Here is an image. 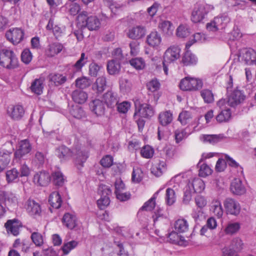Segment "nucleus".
Masks as SVG:
<instances>
[{
    "label": "nucleus",
    "mask_w": 256,
    "mask_h": 256,
    "mask_svg": "<svg viewBox=\"0 0 256 256\" xmlns=\"http://www.w3.org/2000/svg\"><path fill=\"white\" fill-rule=\"evenodd\" d=\"M56 154L62 160L74 158L75 164L79 170L83 166L84 163L88 157V152L84 148H76L71 150L64 146L56 148Z\"/></svg>",
    "instance_id": "nucleus-1"
},
{
    "label": "nucleus",
    "mask_w": 256,
    "mask_h": 256,
    "mask_svg": "<svg viewBox=\"0 0 256 256\" xmlns=\"http://www.w3.org/2000/svg\"><path fill=\"white\" fill-rule=\"evenodd\" d=\"M229 78V82L227 88L228 91L227 98L224 99L228 106L232 108H236L244 102L246 100V96L242 90L238 88L234 89L230 92H228V89L232 86V76H230Z\"/></svg>",
    "instance_id": "nucleus-2"
},
{
    "label": "nucleus",
    "mask_w": 256,
    "mask_h": 256,
    "mask_svg": "<svg viewBox=\"0 0 256 256\" xmlns=\"http://www.w3.org/2000/svg\"><path fill=\"white\" fill-rule=\"evenodd\" d=\"M77 26L81 28L86 27L90 30H94L100 28V22L96 16H88L86 12H82L77 17Z\"/></svg>",
    "instance_id": "nucleus-3"
},
{
    "label": "nucleus",
    "mask_w": 256,
    "mask_h": 256,
    "mask_svg": "<svg viewBox=\"0 0 256 256\" xmlns=\"http://www.w3.org/2000/svg\"><path fill=\"white\" fill-rule=\"evenodd\" d=\"M203 86L202 80L187 76L182 79L179 84L180 88L184 91H196L200 90Z\"/></svg>",
    "instance_id": "nucleus-4"
},
{
    "label": "nucleus",
    "mask_w": 256,
    "mask_h": 256,
    "mask_svg": "<svg viewBox=\"0 0 256 256\" xmlns=\"http://www.w3.org/2000/svg\"><path fill=\"white\" fill-rule=\"evenodd\" d=\"M213 8L214 7L212 6L207 4H196L192 12V20L194 23L200 22L209 10Z\"/></svg>",
    "instance_id": "nucleus-5"
},
{
    "label": "nucleus",
    "mask_w": 256,
    "mask_h": 256,
    "mask_svg": "<svg viewBox=\"0 0 256 256\" xmlns=\"http://www.w3.org/2000/svg\"><path fill=\"white\" fill-rule=\"evenodd\" d=\"M0 52L6 57L4 60H2L0 58V66L8 69H14L18 66V58L12 50L7 48H2Z\"/></svg>",
    "instance_id": "nucleus-6"
},
{
    "label": "nucleus",
    "mask_w": 256,
    "mask_h": 256,
    "mask_svg": "<svg viewBox=\"0 0 256 256\" xmlns=\"http://www.w3.org/2000/svg\"><path fill=\"white\" fill-rule=\"evenodd\" d=\"M98 192L100 195V198L97 200V204L100 209L102 210L110 203L109 196L112 194V190L108 186L101 184L99 186Z\"/></svg>",
    "instance_id": "nucleus-7"
},
{
    "label": "nucleus",
    "mask_w": 256,
    "mask_h": 256,
    "mask_svg": "<svg viewBox=\"0 0 256 256\" xmlns=\"http://www.w3.org/2000/svg\"><path fill=\"white\" fill-rule=\"evenodd\" d=\"M217 106L220 111L216 116V120L218 122H228L232 116V112L230 108L226 104L224 99H220L217 102Z\"/></svg>",
    "instance_id": "nucleus-8"
},
{
    "label": "nucleus",
    "mask_w": 256,
    "mask_h": 256,
    "mask_svg": "<svg viewBox=\"0 0 256 256\" xmlns=\"http://www.w3.org/2000/svg\"><path fill=\"white\" fill-rule=\"evenodd\" d=\"M114 188V194L118 200L124 202L130 198V194L126 190L125 184L120 179L116 180Z\"/></svg>",
    "instance_id": "nucleus-9"
},
{
    "label": "nucleus",
    "mask_w": 256,
    "mask_h": 256,
    "mask_svg": "<svg viewBox=\"0 0 256 256\" xmlns=\"http://www.w3.org/2000/svg\"><path fill=\"white\" fill-rule=\"evenodd\" d=\"M224 206L228 214L238 216L240 211V206L238 202L232 198H226L224 202Z\"/></svg>",
    "instance_id": "nucleus-10"
},
{
    "label": "nucleus",
    "mask_w": 256,
    "mask_h": 256,
    "mask_svg": "<svg viewBox=\"0 0 256 256\" xmlns=\"http://www.w3.org/2000/svg\"><path fill=\"white\" fill-rule=\"evenodd\" d=\"M136 112L134 116H138L142 118H148L153 116L154 112L152 106L147 104H140L135 102Z\"/></svg>",
    "instance_id": "nucleus-11"
},
{
    "label": "nucleus",
    "mask_w": 256,
    "mask_h": 256,
    "mask_svg": "<svg viewBox=\"0 0 256 256\" xmlns=\"http://www.w3.org/2000/svg\"><path fill=\"white\" fill-rule=\"evenodd\" d=\"M24 35V32L19 28H10L6 33L7 39L14 44H19L22 40Z\"/></svg>",
    "instance_id": "nucleus-12"
},
{
    "label": "nucleus",
    "mask_w": 256,
    "mask_h": 256,
    "mask_svg": "<svg viewBox=\"0 0 256 256\" xmlns=\"http://www.w3.org/2000/svg\"><path fill=\"white\" fill-rule=\"evenodd\" d=\"M101 100L108 108H113L118 102V97L116 92L108 90L101 97Z\"/></svg>",
    "instance_id": "nucleus-13"
},
{
    "label": "nucleus",
    "mask_w": 256,
    "mask_h": 256,
    "mask_svg": "<svg viewBox=\"0 0 256 256\" xmlns=\"http://www.w3.org/2000/svg\"><path fill=\"white\" fill-rule=\"evenodd\" d=\"M180 49L178 46H171L164 52V60L168 63H171L180 57Z\"/></svg>",
    "instance_id": "nucleus-14"
},
{
    "label": "nucleus",
    "mask_w": 256,
    "mask_h": 256,
    "mask_svg": "<svg viewBox=\"0 0 256 256\" xmlns=\"http://www.w3.org/2000/svg\"><path fill=\"white\" fill-rule=\"evenodd\" d=\"M162 42L160 34L156 31H152L146 36V42L150 47L155 49L160 48Z\"/></svg>",
    "instance_id": "nucleus-15"
},
{
    "label": "nucleus",
    "mask_w": 256,
    "mask_h": 256,
    "mask_svg": "<svg viewBox=\"0 0 256 256\" xmlns=\"http://www.w3.org/2000/svg\"><path fill=\"white\" fill-rule=\"evenodd\" d=\"M239 60L246 64H252L256 62V52L252 49L244 50L240 53Z\"/></svg>",
    "instance_id": "nucleus-16"
},
{
    "label": "nucleus",
    "mask_w": 256,
    "mask_h": 256,
    "mask_svg": "<svg viewBox=\"0 0 256 256\" xmlns=\"http://www.w3.org/2000/svg\"><path fill=\"white\" fill-rule=\"evenodd\" d=\"M31 150V146L29 142L24 140L20 142L18 148L14 153V156L16 158L20 159L26 154H28Z\"/></svg>",
    "instance_id": "nucleus-17"
},
{
    "label": "nucleus",
    "mask_w": 256,
    "mask_h": 256,
    "mask_svg": "<svg viewBox=\"0 0 256 256\" xmlns=\"http://www.w3.org/2000/svg\"><path fill=\"white\" fill-rule=\"evenodd\" d=\"M7 112L8 115L14 120L21 119L24 114L23 107L18 104L8 107Z\"/></svg>",
    "instance_id": "nucleus-18"
},
{
    "label": "nucleus",
    "mask_w": 256,
    "mask_h": 256,
    "mask_svg": "<svg viewBox=\"0 0 256 256\" xmlns=\"http://www.w3.org/2000/svg\"><path fill=\"white\" fill-rule=\"evenodd\" d=\"M146 34V29L142 26H136L129 29L127 35L130 38L138 40L144 37Z\"/></svg>",
    "instance_id": "nucleus-19"
},
{
    "label": "nucleus",
    "mask_w": 256,
    "mask_h": 256,
    "mask_svg": "<svg viewBox=\"0 0 256 256\" xmlns=\"http://www.w3.org/2000/svg\"><path fill=\"white\" fill-rule=\"evenodd\" d=\"M186 186L194 192H201L205 188L204 181L198 178H194L191 181H189Z\"/></svg>",
    "instance_id": "nucleus-20"
},
{
    "label": "nucleus",
    "mask_w": 256,
    "mask_h": 256,
    "mask_svg": "<svg viewBox=\"0 0 256 256\" xmlns=\"http://www.w3.org/2000/svg\"><path fill=\"white\" fill-rule=\"evenodd\" d=\"M33 180L40 186H46L50 182V175L46 172H40L34 174Z\"/></svg>",
    "instance_id": "nucleus-21"
},
{
    "label": "nucleus",
    "mask_w": 256,
    "mask_h": 256,
    "mask_svg": "<svg viewBox=\"0 0 256 256\" xmlns=\"http://www.w3.org/2000/svg\"><path fill=\"white\" fill-rule=\"evenodd\" d=\"M4 226L8 233L10 232L14 236H17L19 234L21 222L16 219L10 220L7 221Z\"/></svg>",
    "instance_id": "nucleus-22"
},
{
    "label": "nucleus",
    "mask_w": 256,
    "mask_h": 256,
    "mask_svg": "<svg viewBox=\"0 0 256 256\" xmlns=\"http://www.w3.org/2000/svg\"><path fill=\"white\" fill-rule=\"evenodd\" d=\"M230 190L234 194L242 195L246 192V190L242 180L240 178H236L231 183Z\"/></svg>",
    "instance_id": "nucleus-23"
},
{
    "label": "nucleus",
    "mask_w": 256,
    "mask_h": 256,
    "mask_svg": "<svg viewBox=\"0 0 256 256\" xmlns=\"http://www.w3.org/2000/svg\"><path fill=\"white\" fill-rule=\"evenodd\" d=\"M158 28L166 37H169L173 35L174 27L170 21H162L158 24Z\"/></svg>",
    "instance_id": "nucleus-24"
},
{
    "label": "nucleus",
    "mask_w": 256,
    "mask_h": 256,
    "mask_svg": "<svg viewBox=\"0 0 256 256\" xmlns=\"http://www.w3.org/2000/svg\"><path fill=\"white\" fill-rule=\"evenodd\" d=\"M199 138L203 143L214 144L222 140L224 136L222 134H202Z\"/></svg>",
    "instance_id": "nucleus-25"
},
{
    "label": "nucleus",
    "mask_w": 256,
    "mask_h": 256,
    "mask_svg": "<svg viewBox=\"0 0 256 256\" xmlns=\"http://www.w3.org/2000/svg\"><path fill=\"white\" fill-rule=\"evenodd\" d=\"M90 107L97 116H100L104 114L106 108L104 103L101 99L98 98L94 100L90 104Z\"/></svg>",
    "instance_id": "nucleus-26"
},
{
    "label": "nucleus",
    "mask_w": 256,
    "mask_h": 256,
    "mask_svg": "<svg viewBox=\"0 0 256 256\" xmlns=\"http://www.w3.org/2000/svg\"><path fill=\"white\" fill-rule=\"evenodd\" d=\"M62 222L63 224L70 229L74 228L78 224L76 216L70 213H66L64 216Z\"/></svg>",
    "instance_id": "nucleus-27"
},
{
    "label": "nucleus",
    "mask_w": 256,
    "mask_h": 256,
    "mask_svg": "<svg viewBox=\"0 0 256 256\" xmlns=\"http://www.w3.org/2000/svg\"><path fill=\"white\" fill-rule=\"evenodd\" d=\"M26 208L28 212L32 216L39 214L41 212L40 204L32 200L26 202Z\"/></svg>",
    "instance_id": "nucleus-28"
},
{
    "label": "nucleus",
    "mask_w": 256,
    "mask_h": 256,
    "mask_svg": "<svg viewBox=\"0 0 256 256\" xmlns=\"http://www.w3.org/2000/svg\"><path fill=\"white\" fill-rule=\"evenodd\" d=\"M11 152L6 150H0V172L9 164Z\"/></svg>",
    "instance_id": "nucleus-29"
},
{
    "label": "nucleus",
    "mask_w": 256,
    "mask_h": 256,
    "mask_svg": "<svg viewBox=\"0 0 256 256\" xmlns=\"http://www.w3.org/2000/svg\"><path fill=\"white\" fill-rule=\"evenodd\" d=\"M106 78L100 76L96 80L92 86V90L97 94L102 93L106 89Z\"/></svg>",
    "instance_id": "nucleus-30"
},
{
    "label": "nucleus",
    "mask_w": 256,
    "mask_h": 256,
    "mask_svg": "<svg viewBox=\"0 0 256 256\" xmlns=\"http://www.w3.org/2000/svg\"><path fill=\"white\" fill-rule=\"evenodd\" d=\"M73 100L80 104H84L88 98L87 94L80 90H76L72 94Z\"/></svg>",
    "instance_id": "nucleus-31"
},
{
    "label": "nucleus",
    "mask_w": 256,
    "mask_h": 256,
    "mask_svg": "<svg viewBox=\"0 0 256 256\" xmlns=\"http://www.w3.org/2000/svg\"><path fill=\"white\" fill-rule=\"evenodd\" d=\"M162 189L159 190L156 192L153 196L147 202H146L144 205L141 207L140 209L139 212L141 210L144 211H151L156 206V200Z\"/></svg>",
    "instance_id": "nucleus-32"
},
{
    "label": "nucleus",
    "mask_w": 256,
    "mask_h": 256,
    "mask_svg": "<svg viewBox=\"0 0 256 256\" xmlns=\"http://www.w3.org/2000/svg\"><path fill=\"white\" fill-rule=\"evenodd\" d=\"M214 24H216L218 30H222L225 28L227 24L230 22V18L227 15L223 14L214 18Z\"/></svg>",
    "instance_id": "nucleus-33"
},
{
    "label": "nucleus",
    "mask_w": 256,
    "mask_h": 256,
    "mask_svg": "<svg viewBox=\"0 0 256 256\" xmlns=\"http://www.w3.org/2000/svg\"><path fill=\"white\" fill-rule=\"evenodd\" d=\"M172 119V114L170 110L162 112L159 114V122L162 126H166L170 124Z\"/></svg>",
    "instance_id": "nucleus-34"
},
{
    "label": "nucleus",
    "mask_w": 256,
    "mask_h": 256,
    "mask_svg": "<svg viewBox=\"0 0 256 256\" xmlns=\"http://www.w3.org/2000/svg\"><path fill=\"white\" fill-rule=\"evenodd\" d=\"M63 48V46L58 42L50 44L46 50V53L48 56H54L60 53Z\"/></svg>",
    "instance_id": "nucleus-35"
},
{
    "label": "nucleus",
    "mask_w": 256,
    "mask_h": 256,
    "mask_svg": "<svg viewBox=\"0 0 256 256\" xmlns=\"http://www.w3.org/2000/svg\"><path fill=\"white\" fill-rule=\"evenodd\" d=\"M48 201L50 206L56 209L60 207L62 202L61 196L56 192H54L50 194Z\"/></svg>",
    "instance_id": "nucleus-36"
},
{
    "label": "nucleus",
    "mask_w": 256,
    "mask_h": 256,
    "mask_svg": "<svg viewBox=\"0 0 256 256\" xmlns=\"http://www.w3.org/2000/svg\"><path fill=\"white\" fill-rule=\"evenodd\" d=\"M49 80L56 86L64 84L67 80L66 76L60 74H51L49 76Z\"/></svg>",
    "instance_id": "nucleus-37"
},
{
    "label": "nucleus",
    "mask_w": 256,
    "mask_h": 256,
    "mask_svg": "<svg viewBox=\"0 0 256 256\" xmlns=\"http://www.w3.org/2000/svg\"><path fill=\"white\" fill-rule=\"evenodd\" d=\"M182 62L185 66H194L196 64L198 59L195 55L187 51L182 57Z\"/></svg>",
    "instance_id": "nucleus-38"
},
{
    "label": "nucleus",
    "mask_w": 256,
    "mask_h": 256,
    "mask_svg": "<svg viewBox=\"0 0 256 256\" xmlns=\"http://www.w3.org/2000/svg\"><path fill=\"white\" fill-rule=\"evenodd\" d=\"M174 230L179 233H183L187 232L188 229V224L184 219H178L174 224Z\"/></svg>",
    "instance_id": "nucleus-39"
},
{
    "label": "nucleus",
    "mask_w": 256,
    "mask_h": 256,
    "mask_svg": "<svg viewBox=\"0 0 256 256\" xmlns=\"http://www.w3.org/2000/svg\"><path fill=\"white\" fill-rule=\"evenodd\" d=\"M120 69V62L115 60L109 61L107 64V70L110 74H118Z\"/></svg>",
    "instance_id": "nucleus-40"
},
{
    "label": "nucleus",
    "mask_w": 256,
    "mask_h": 256,
    "mask_svg": "<svg viewBox=\"0 0 256 256\" xmlns=\"http://www.w3.org/2000/svg\"><path fill=\"white\" fill-rule=\"evenodd\" d=\"M210 210L218 218H222L224 214L221 203L218 200L212 202L211 205Z\"/></svg>",
    "instance_id": "nucleus-41"
},
{
    "label": "nucleus",
    "mask_w": 256,
    "mask_h": 256,
    "mask_svg": "<svg viewBox=\"0 0 256 256\" xmlns=\"http://www.w3.org/2000/svg\"><path fill=\"white\" fill-rule=\"evenodd\" d=\"M70 112L72 116L78 119L84 118L86 116L84 111L78 106H73Z\"/></svg>",
    "instance_id": "nucleus-42"
},
{
    "label": "nucleus",
    "mask_w": 256,
    "mask_h": 256,
    "mask_svg": "<svg viewBox=\"0 0 256 256\" xmlns=\"http://www.w3.org/2000/svg\"><path fill=\"white\" fill-rule=\"evenodd\" d=\"M176 200V195L174 190L171 188H168L165 195L166 203L168 206L172 205Z\"/></svg>",
    "instance_id": "nucleus-43"
},
{
    "label": "nucleus",
    "mask_w": 256,
    "mask_h": 256,
    "mask_svg": "<svg viewBox=\"0 0 256 256\" xmlns=\"http://www.w3.org/2000/svg\"><path fill=\"white\" fill-rule=\"evenodd\" d=\"M132 88V82L126 78H121L120 80V88L122 92L128 93L130 92Z\"/></svg>",
    "instance_id": "nucleus-44"
},
{
    "label": "nucleus",
    "mask_w": 256,
    "mask_h": 256,
    "mask_svg": "<svg viewBox=\"0 0 256 256\" xmlns=\"http://www.w3.org/2000/svg\"><path fill=\"white\" fill-rule=\"evenodd\" d=\"M201 160H200L198 164V166L199 167V176L202 177H206L211 174L212 170L210 166L204 163L201 164Z\"/></svg>",
    "instance_id": "nucleus-45"
},
{
    "label": "nucleus",
    "mask_w": 256,
    "mask_h": 256,
    "mask_svg": "<svg viewBox=\"0 0 256 256\" xmlns=\"http://www.w3.org/2000/svg\"><path fill=\"white\" fill-rule=\"evenodd\" d=\"M32 91L38 94H40L42 92L43 80L41 79H36L32 83L30 86Z\"/></svg>",
    "instance_id": "nucleus-46"
},
{
    "label": "nucleus",
    "mask_w": 256,
    "mask_h": 256,
    "mask_svg": "<svg viewBox=\"0 0 256 256\" xmlns=\"http://www.w3.org/2000/svg\"><path fill=\"white\" fill-rule=\"evenodd\" d=\"M54 184L58 186H62L65 182V178L62 173L59 170L56 171L52 174Z\"/></svg>",
    "instance_id": "nucleus-47"
},
{
    "label": "nucleus",
    "mask_w": 256,
    "mask_h": 256,
    "mask_svg": "<svg viewBox=\"0 0 256 256\" xmlns=\"http://www.w3.org/2000/svg\"><path fill=\"white\" fill-rule=\"evenodd\" d=\"M190 29L186 24H180L176 30V35L179 38H186L190 34Z\"/></svg>",
    "instance_id": "nucleus-48"
},
{
    "label": "nucleus",
    "mask_w": 256,
    "mask_h": 256,
    "mask_svg": "<svg viewBox=\"0 0 256 256\" xmlns=\"http://www.w3.org/2000/svg\"><path fill=\"white\" fill-rule=\"evenodd\" d=\"M166 167V162L164 160H159L156 166L152 168V172L156 176H159L165 170Z\"/></svg>",
    "instance_id": "nucleus-49"
},
{
    "label": "nucleus",
    "mask_w": 256,
    "mask_h": 256,
    "mask_svg": "<svg viewBox=\"0 0 256 256\" xmlns=\"http://www.w3.org/2000/svg\"><path fill=\"white\" fill-rule=\"evenodd\" d=\"M244 244L242 240L239 238L236 237L232 240L230 248H232V250L237 252L242 250L244 248Z\"/></svg>",
    "instance_id": "nucleus-50"
},
{
    "label": "nucleus",
    "mask_w": 256,
    "mask_h": 256,
    "mask_svg": "<svg viewBox=\"0 0 256 256\" xmlns=\"http://www.w3.org/2000/svg\"><path fill=\"white\" fill-rule=\"evenodd\" d=\"M104 2L106 5H107L112 13L115 14L118 10H120L123 6L122 4L120 2H114L113 0H104Z\"/></svg>",
    "instance_id": "nucleus-51"
},
{
    "label": "nucleus",
    "mask_w": 256,
    "mask_h": 256,
    "mask_svg": "<svg viewBox=\"0 0 256 256\" xmlns=\"http://www.w3.org/2000/svg\"><path fill=\"white\" fill-rule=\"evenodd\" d=\"M240 228V224L238 222H230L226 226L224 232L228 234H232L237 232Z\"/></svg>",
    "instance_id": "nucleus-52"
},
{
    "label": "nucleus",
    "mask_w": 256,
    "mask_h": 256,
    "mask_svg": "<svg viewBox=\"0 0 256 256\" xmlns=\"http://www.w3.org/2000/svg\"><path fill=\"white\" fill-rule=\"evenodd\" d=\"M6 176L8 182H14L18 178L19 172L16 168H13L10 170H7Z\"/></svg>",
    "instance_id": "nucleus-53"
},
{
    "label": "nucleus",
    "mask_w": 256,
    "mask_h": 256,
    "mask_svg": "<svg viewBox=\"0 0 256 256\" xmlns=\"http://www.w3.org/2000/svg\"><path fill=\"white\" fill-rule=\"evenodd\" d=\"M76 86L80 88H85L90 85L91 82L90 80L85 76L77 78L75 82Z\"/></svg>",
    "instance_id": "nucleus-54"
},
{
    "label": "nucleus",
    "mask_w": 256,
    "mask_h": 256,
    "mask_svg": "<svg viewBox=\"0 0 256 256\" xmlns=\"http://www.w3.org/2000/svg\"><path fill=\"white\" fill-rule=\"evenodd\" d=\"M200 96L206 103L210 104L214 101V96L211 90L204 89L200 92Z\"/></svg>",
    "instance_id": "nucleus-55"
},
{
    "label": "nucleus",
    "mask_w": 256,
    "mask_h": 256,
    "mask_svg": "<svg viewBox=\"0 0 256 256\" xmlns=\"http://www.w3.org/2000/svg\"><path fill=\"white\" fill-rule=\"evenodd\" d=\"M192 118V114L188 111H183L179 114L178 120L182 125L188 124Z\"/></svg>",
    "instance_id": "nucleus-56"
},
{
    "label": "nucleus",
    "mask_w": 256,
    "mask_h": 256,
    "mask_svg": "<svg viewBox=\"0 0 256 256\" xmlns=\"http://www.w3.org/2000/svg\"><path fill=\"white\" fill-rule=\"evenodd\" d=\"M205 40V36L204 34L198 32L194 34L193 38L186 44V48H188L194 43L204 42Z\"/></svg>",
    "instance_id": "nucleus-57"
},
{
    "label": "nucleus",
    "mask_w": 256,
    "mask_h": 256,
    "mask_svg": "<svg viewBox=\"0 0 256 256\" xmlns=\"http://www.w3.org/2000/svg\"><path fill=\"white\" fill-rule=\"evenodd\" d=\"M31 240L33 243L36 246H40L44 244V238L42 235L38 232H32L30 236Z\"/></svg>",
    "instance_id": "nucleus-58"
},
{
    "label": "nucleus",
    "mask_w": 256,
    "mask_h": 256,
    "mask_svg": "<svg viewBox=\"0 0 256 256\" xmlns=\"http://www.w3.org/2000/svg\"><path fill=\"white\" fill-rule=\"evenodd\" d=\"M154 150L152 147L147 145L143 146L140 150L141 156L146 158H150L154 156Z\"/></svg>",
    "instance_id": "nucleus-59"
},
{
    "label": "nucleus",
    "mask_w": 256,
    "mask_h": 256,
    "mask_svg": "<svg viewBox=\"0 0 256 256\" xmlns=\"http://www.w3.org/2000/svg\"><path fill=\"white\" fill-rule=\"evenodd\" d=\"M130 63V65L136 70H142L145 66V62L142 58H132Z\"/></svg>",
    "instance_id": "nucleus-60"
},
{
    "label": "nucleus",
    "mask_w": 256,
    "mask_h": 256,
    "mask_svg": "<svg viewBox=\"0 0 256 256\" xmlns=\"http://www.w3.org/2000/svg\"><path fill=\"white\" fill-rule=\"evenodd\" d=\"M178 233L179 232L175 230L168 234V238L171 242L180 244L184 240V238L179 235Z\"/></svg>",
    "instance_id": "nucleus-61"
},
{
    "label": "nucleus",
    "mask_w": 256,
    "mask_h": 256,
    "mask_svg": "<svg viewBox=\"0 0 256 256\" xmlns=\"http://www.w3.org/2000/svg\"><path fill=\"white\" fill-rule=\"evenodd\" d=\"M143 173L141 169L138 168H134L132 174V181L136 183L140 182L142 178Z\"/></svg>",
    "instance_id": "nucleus-62"
},
{
    "label": "nucleus",
    "mask_w": 256,
    "mask_h": 256,
    "mask_svg": "<svg viewBox=\"0 0 256 256\" xmlns=\"http://www.w3.org/2000/svg\"><path fill=\"white\" fill-rule=\"evenodd\" d=\"M88 62V57L86 56L84 53L81 54L80 59L74 65V68L76 70H80Z\"/></svg>",
    "instance_id": "nucleus-63"
},
{
    "label": "nucleus",
    "mask_w": 256,
    "mask_h": 256,
    "mask_svg": "<svg viewBox=\"0 0 256 256\" xmlns=\"http://www.w3.org/2000/svg\"><path fill=\"white\" fill-rule=\"evenodd\" d=\"M116 106H117L118 111L120 113L126 114L130 109L131 104L128 101H124L120 103L118 102Z\"/></svg>",
    "instance_id": "nucleus-64"
}]
</instances>
